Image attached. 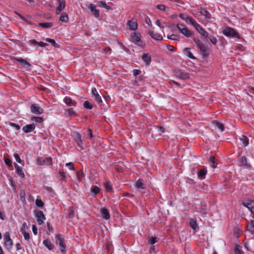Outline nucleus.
<instances>
[{"label":"nucleus","instance_id":"a211bd4d","mask_svg":"<svg viewBox=\"0 0 254 254\" xmlns=\"http://www.w3.org/2000/svg\"><path fill=\"white\" fill-rule=\"evenodd\" d=\"M43 244L49 250H52V249H53V248L54 247V245L50 242V241L48 239L45 240L43 241Z\"/></svg>","mask_w":254,"mask_h":254},{"label":"nucleus","instance_id":"a19ab883","mask_svg":"<svg viewBox=\"0 0 254 254\" xmlns=\"http://www.w3.org/2000/svg\"><path fill=\"white\" fill-rule=\"evenodd\" d=\"M197 47L203 52H205L206 51V48L205 46L201 43L200 44H199L197 46Z\"/></svg>","mask_w":254,"mask_h":254},{"label":"nucleus","instance_id":"0e129e2a","mask_svg":"<svg viewBox=\"0 0 254 254\" xmlns=\"http://www.w3.org/2000/svg\"><path fill=\"white\" fill-rule=\"evenodd\" d=\"M88 135L91 138L92 137V132L91 129H88Z\"/></svg>","mask_w":254,"mask_h":254},{"label":"nucleus","instance_id":"13d9d810","mask_svg":"<svg viewBox=\"0 0 254 254\" xmlns=\"http://www.w3.org/2000/svg\"><path fill=\"white\" fill-rule=\"evenodd\" d=\"M141 73V71L139 69H134L133 71V74L134 76L139 75Z\"/></svg>","mask_w":254,"mask_h":254},{"label":"nucleus","instance_id":"2eb2a0df","mask_svg":"<svg viewBox=\"0 0 254 254\" xmlns=\"http://www.w3.org/2000/svg\"><path fill=\"white\" fill-rule=\"evenodd\" d=\"M184 55L187 56L188 58L191 59H195V57L193 56V54L190 51V49L189 48H186L183 50Z\"/></svg>","mask_w":254,"mask_h":254},{"label":"nucleus","instance_id":"0eeeda50","mask_svg":"<svg viewBox=\"0 0 254 254\" xmlns=\"http://www.w3.org/2000/svg\"><path fill=\"white\" fill-rule=\"evenodd\" d=\"M31 111L32 113L40 115L43 112V109L37 104H33L31 106Z\"/></svg>","mask_w":254,"mask_h":254},{"label":"nucleus","instance_id":"f257e3e1","mask_svg":"<svg viewBox=\"0 0 254 254\" xmlns=\"http://www.w3.org/2000/svg\"><path fill=\"white\" fill-rule=\"evenodd\" d=\"M56 242L59 245L60 249L62 252H64L65 250L66 246L64 243V240L61 235L57 234L56 236Z\"/></svg>","mask_w":254,"mask_h":254},{"label":"nucleus","instance_id":"1a4fd4ad","mask_svg":"<svg viewBox=\"0 0 254 254\" xmlns=\"http://www.w3.org/2000/svg\"><path fill=\"white\" fill-rule=\"evenodd\" d=\"M37 221L39 225H42L44 220H45V217L42 211H39L37 212Z\"/></svg>","mask_w":254,"mask_h":254},{"label":"nucleus","instance_id":"774afa93","mask_svg":"<svg viewBox=\"0 0 254 254\" xmlns=\"http://www.w3.org/2000/svg\"><path fill=\"white\" fill-rule=\"evenodd\" d=\"M77 144L79 146H81L82 145V141H81V140H79V141H76Z\"/></svg>","mask_w":254,"mask_h":254},{"label":"nucleus","instance_id":"412c9836","mask_svg":"<svg viewBox=\"0 0 254 254\" xmlns=\"http://www.w3.org/2000/svg\"><path fill=\"white\" fill-rule=\"evenodd\" d=\"M30 44L33 46H39L40 47H46L47 45V43H44L43 42H37L35 40H32L30 41Z\"/></svg>","mask_w":254,"mask_h":254},{"label":"nucleus","instance_id":"ddd939ff","mask_svg":"<svg viewBox=\"0 0 254 254\" xmlns=\"http://www.w3.org/2000/svg\"><path fill=\"white\" fill-rule=\"evenodd\" d=\"M216 129H219L221 132H223L224 130V125L218 121H214L212 122Z\"/></svg>","mask_w":254,"mask_h":254},{"label":"nucleus","instance_id":"aec40b11","mask_svg":"<svg viewBox=\"0 0 254 254\" xmlns=\"http://www.w3.org/2000/svg\"><path fill=\"white\" fill-rule=\"evenodd\" d=\"M17 61L18 62L21 64L23 67L25 68H28L30 66V64L28 63L26 60L23 59H17Z\"/></svg>","mask_w":254,"mask_h":254},{"label":"nucleus","instance_id":"473e14b6","mask_svg":"<svg viewBox=\"0 0 254 254\" xmlns=\"http://www.w3.org/2000/svg\"><path fill=\"white\" fill-rule=\"evenodd\" d=\"M104 185L106 189V190L107 191H109V192L112 191V190H113L111 184L110 183H109V182L105 183L104 184Z\"/></svg>","mask_w":254,"mask_h":254},{"label":"nucleus","instance_id":"a878e982","mask_svg":"<svg viewBox=\"0 0 254 254\" xmlns=\"http://www.w3.org/2000/svg\"><path fill=\"white\" fill-rule=\"evenodd\" d=\"M240 139L243 142V144H244V145L245 146H247L248 145V144H249V139H248V138L247 136L242 135L240 137Z\"/></svg>","mask_w":254,"mask_h":254},{"label":"nucleus","instance_id":"f704fd0d","mask_svg":"<svg viewBox=\"0 0 254 254\" xmlns=\"http://www.w3.org/2000/svg\"><path fill=\"white\" fill-rule=\"evenodd\" d=\"M32 120L34 122H36L38 123H41L43 122V120L42 118L39 117H34L32 118Z\"/></svg>","mask_w":254,"mask_h":254},{"label":"nucleus","instance_id":"69168bd1","mask_svg":"<svg viewBox=\"0 0 254 254\" xmlns=\"http://www.w3.org/2000/svg\"><path fill=\"white\" fill-rule=\"evenodd\" d=\"M23 229H22V230H24L26 231V230L28 229V226H27L26 223L24 222L23 224Z\"/></svg>","mask_w":254,"mask_h":254},{"label":"nucleus","instance_id":"b1692460","mask_svg":"<svg viewBox=\"0 0 254 254\" xmlns=\"http://www.w3.org/2000/svg\"><path fill=\"white\" fill-rule=\"evenodd\" d=\"M149 34L153 38L156 40H161L163 39V37L161 35L156 33H154L153 31L150 32Z\"/></svg>","mask_w":254,"mask_h":254},{"label":"nucleus","instance_id":"7c9ffc66","mask_svg":"<svg viewBox=\"0 0 254 254\" xmlns=\"http://www.w3.org/2000/svg\"><path fill=\"white\" fill-rule=\"evenodd\" d=\"M209 162L211 164V166L213 168H215L217 167V164L215 161V158L214 156H210L209 159Z\"/></svg>","mask_w":254,"mask_h":254},{"label":"nucleus","instance_id":"052dcab7","mask_svg":"<svg viewBox=\"0 0 254 254\" xmlns=\"http://www.w3.org/2000/svg\"><path fill=\"white\" fill-rule=\"evenodd\" d=\"M32 231L34 235H36L37 234V229L35 225H33L32 226Z\"/></svg>","mask_w":254,"mask_h":254},{"label":"nucleus","instance_id":"6ab92c4d","mask_svg":"<svg viewBox=\"0 0 254 254\" xmlns=\"http://www.w3.org/2000/svg\"><path fill=\"white\" fill-rule=\"evenodd\" d=\"M89 8L90 9L91 12L96 16H99V11L96 8V6L93 4H90L89 6Z\"/></svg>","mask_w":254,"mask_h":254},{"label":"nucleus","instance_id":"680f3d73","mask_svg":"<svg viewBox=\"0 0 254 254\" xmlns=\"http://www.w3.org/2000/svg\"><path fill=\"white\" fill-rule=\"evenodd\" d=\"M75 139L76 141H79V140H81V135L77 133L75 135Z\"/></svg>","mask_w":254,"mask_h":254},{"label":"nucleus","instance_id":"49530a36","mask_svg":"<svg viewBox=\"0 0 254 254\" xmlns=\"http://www.w3.org/2000/svg\"><path fill=\"white\" fill-rule=\"evenodd\" d=\"M14 158L15 159V160L17 162L20 163H21L22 161H21V159L20 158V156H19V155L18 154H17V153L14 154Z\"/></svg>","mask_w":254,"mask_h":254},{"label":"nucleus","instance_id":"2f4dec72","mask_svg":"<svg viewBox=\"0 0 254 254\" xmlns=\"http://www.w3.org/2000/svg\"><path fill=\"white\" fill-rule=\"evenodd\" d=\"M144 185L141 180H138L135 183V187L137 189H143Z\"/></svg>","mask_w":254,"mask_h":254},{"label":"nucleus","instance_id":"58836bf2","mask_svg":"<svg viewBox=\"0 0 254 254\" xmlns=\"http://www.w3.org/2000/svg\"><path fill=\"white\" fill-rule=\"evenodd\" d=\"M99 5L102 6V7H105V8L107 9H110V7L109 6H108L106 3H105V2L103 1H99Z\"/></svg>","mask_w":254,"mask_h":254},{"label":"nucleus","instance_id":"864d4df0","mask_svg":"<svg viewBox=\"0 0 254 254\" xmlns=\"http://www.w3.org/2000/svg\"><path fill=\"white\" fill-rule=\"evenodd\" d=\"M156 25H157L159 27H160L161 29H163L164 26L162 25L160 21L159 20H157L155 22Z\"/></svg>","mask_w":254,"mask_h":254},{"label":"nucleus","instance_id":"e2e57ef3","mask_svg":"<svg viewBox=\"0 0 254 254\" xmlns=\"http://www.w3.org/2000/svg\"><path fill=\"white\" fill-rule=\"evenodd\" d=\"M180 17L181 18H182V19H183L186 21V19H187L186 17H188V16H186L185 14L181 13L180 14Z\"/></svg>","mask_w":254,"mask_h":254},{"label":"nucleus","instance_id":"e433bc0d","mask_svg":"<svg viewBox=\"0 0 254 254\" xmlns=\"http://www.w3.org/2000/svg\"><path fill=\"white\" fill-rule=\"evenodd\" d=\"M206 174V171L204 169L201 170L200 171H199L197 173V175L199 177H201L202 178H204Z\"/></svg>","mask_w":254,"mask_h":254},{"label":"nucleus","instance_id":"ea45409f","mask_svg":"<svg viewBox=\"0 0 254 254\" xmlns=\"http://www.w3.org/2000/svg\"><path fill=\"white\" fill-rule=\"evenodd\" d=\"M235 253L236 254H243L241 247L237 246L235 247Z\"/></svg>","mask_w":254,"mask_h":254},{"label":"nucleus","instance_id":"c85d7f7f","mask_svg":"<svg viewBox=\"0 0 254 254\" xmlns=\"http://www.w3.org/2000/svg\"><path fill=\"white\" fill-rule=\"evenodd\" d=\"M240 163L241 166H246L250 167V165L247 163V159L245 156H242L240 159Z\"/></svg>","mask_w":254,"mask_h":254},{"label":"nucleus","instance_id":"423d86ee","mask_svg":"<svg viewBox=\"0 0 254 254\" xmlns=\"http://www.w3.org/2000/svg\"><path fill=\"white\" fill-rule=\"evenodd\" d=\"M223 34L226 36L229 37H233L237 35V33L234 30V29L230 27H227L224 29L223 30Z\"/></svg>","mask_w":254,"mask_h":254},{"label":"nucleus","instance_id":"603ef678","mask_svg":"<svg viewBox=\"0 0 254 254\" xmlns=\"http://www.w3.org/2000/svg\"><path fill=\"white\" fill-rule=\"evenodd\" d=\"M4 162L8 166L10 167L11 166V161L10 159L8 158H5L4 160Z\"/></svg>","mask_w":254,"mask_h":254},{"label":"nucleus","instance_id":"9b49d317","mask_svg":"<svg viewBox=\"0 0 254 254\" xmlns=\"http://www.w3.org/2000/svg\"><path fill=\"white\" fill-rule=\"evenodd\" d=\"M195 29L198 31V32L204 37L207 38L208 37L207 32L205 30H204L199 24L197 25Z\"/></svg>","mask_w":254,"mask_h":254},{"label":"nucleus","instance_id":"4c0bfd02","mask_svg":"<svg viewBox=\"0 0 254 254\" xmlns=\"http://www.w3.org/2000/svg\"><path fill=\"white\" fill-rule=\"evenodd\" d=\"M83 106L85 108L91 109L92 108V105L89 103L88 101L84 102Z\"/></svg>","mask_w":254,"mask_h":254},{"label":"nucleus","instance_id":"9d476101","mask_svg":"<svg viewBox=\"0 0 254 254\" xmlns=\"http://www.w3.org/2000/svg\"><path fill=\"white\" fill-rule=\"evenodd\" d=\"M131 40L134 43L137 44L140 40V35L139 33L134 32L131 35Z\"/></svg>","mask_w":254,"mask_h":254},{"label":"nucleus","instance_id":"3c124183","mask_svg":"<svg viewBox=\"0 0 254 254\" xmlns=\"http://www.w3.org/2000/svg\"><path fill=\"white\" fill-rule=\"evenodd\" d=\"M149 243L153 245L154 244H155L156 242V237H152L151 238H150L149 239Z\"/></svg>","mask_w":254,"mask_h":254},{"label":"nucleus","instance_id":"39448f33","mask_svg":"<svg viewBox=\"0 0 254 254\" xmlns=\"http://www.w3.org/2000/svg\"><path fill=\"white\" fill-rule=\"evenodd\" d=\"M4 245L7 250L10 249L13 245L12 241L10 238L8 232H6L4 236Z\"/></svg>","mask_w":254,"mask_h":254},{"label":"nucleus","instance_id":"09e8293b","mask_svg":"<svg viewBox=\"0 0 254 254\" xmlns=\"http://www.w3.org/2000/svg\"><path fill=\"white\" fill-rule=\"evenodd\" d=\"M83 172L82 171H79L77 173V177L79 181H80L83 176Z\"/></svg>","mask_w":254,"mask_h":254},{"label":"nucleus","instance_id":"de8ad7c7","mask_svg":"<svg viewBox=\"0 0 254 254\" xmlns=\"http://www.w3.org/2000/svg\"><path fill=\"white\" fill-rule=\"evenodd\" d=\"M157 8L161 10L165 11L166 10V6L163 4H158L157 5Z\"/></svg>","mask_w":254,"mask_h":254},{"label":"nucleus","instance_id":"4be33fe9","mask_svg":"<svg viewBox=\"0 0 254 254\" xmlns=\"http://www.w3.org/2000/svg\"><path fill=\"white\" fill-rule=\"evenodd\" d=\"M14 167L16 171V173L21 177H24L25 175L24 172L22 171V168L18 166L17 164H14Z\"/></svg>","mask_w":254,"mask_h":254},{"label":"nucleus","instance_id":"7ed1b4c3","mask_svg":"<svg viewBox=\"0 0 254 254\" xmlns=\"http://www.w3.org/2000/svg\"><path fill=\"white\" fill-rule=\"evenodd\" d=\"M92 97L94 98L95 101L99 105H101L102 100L101 96L99 94L96 88H93L91 91Z\"/></svg>","mask_w":254,"mask_h":254},{"label":"nucleus","instance_id":"f3484780","mask_svg":"<svg viewBox=\"0 0 254 254\" xmlns=\"http://www.w3.org/2000/svg\"><path fill=\"white\" fill-rule=\"evenodd\" d=\"M142 59L147 65H149L150 64L151 56L148 54H144Z\"/></svg>","mask_w":254,"mask_h":254},{"label":"nucleus","instance_id":"20e7f679","mask_svg":"<svg viewBox=\"0 0 254 254\" xmlns=\"http://www.w3.org/2000/svg\"><path fill=\"white\" fill-rule=\"evenodd\" d=\"M177 28L179 29L181 33L187 37H189L191 35V33L186 27L183 24H178L177 25Z\"/></svg>","mask_w":254,"mask_h":254},{"label":"nucleus","instance_id":"79ce46f5","mask_svg":"<svg viewBox=\"0 0 254 254\" xmlns=\"http://www.w3.org/2000/svg\"><path fill=\"white\" fill-rule=\"evenodd\" d=\"M46 41L47 42L51 43L52 45H53L55 47L58 46L57 43L55 42V41L54 40H53V39H51L47 38L46 39Z\"/></svg>","mask_w":254,"mask_h":254},{"label":"nucleus","instance_id":"4d7b16f0","mask_svg":"<svg viewBox=\"0 0 254 254\" xmlns=\"http://www.w3.org/2000/svg\"><path fill=\"white\" fill-rule=\"evenodd\" d=\"M10 126L15 127L16 130H19L20 129V127L18 125H16L14 123H11L10 124Z\"/></svg>","mask_w":254,"mask_h":254},{"label":"nucleus","instance_id":"37998d69","mask_svg":"<svg viewBox=\"0 0 254 254\" xmlns=\"http://www.w3.org/2000/svg\"><path fill=\"white\" fill-rule=\"evenodd\" d=\"M36 204L39 207H42L43 206V202L41 199H36Z\"/></svg>","mask_w":254,"mask_h":254},{"label":"nucleus","instance_id":"bb28decb","mask_svg":"<svg viewBox=\"0 0 254 254\" xmlns=\"http://www.w3.org/2000/svg\"><path fill=\"white\" fill-rule=\"evenodd\" d=\"M59 20L62 22H67L68 21V15L66 13H63L61 14Z\"/></svg>","mask_w":254,"mask_h":254},{"label":"nucleus","instance_id":"5fc2aeb1","mask_svg":"<svg viewBox=\"0 0 254 254\" xmlns=\"http://www.w3.org/2000/svg\"><path fill=\"white\" fill-rule=\"evenodd\" d=\"M157 131L161 134L164 132V129L162 127H157Z\"/></svg>","mask_w":254,"mask_h":254},{"label":"nucleus","instance_id":"bf43d9fd","mask_svg":"<svg viewBox=\"0 0 254 254\" xmlns=\"http://www.w3.org/2000/svg\"><path fill=\"white\" fill-rule=\"evenodd\" d=\"M176 36L174 34H172L170 36H168V38L170 39H172L173 40H177V39L176 38Z\"/></svg>","mask_w":254,"mask_h":254},{"label":"nucleus","instance_id":"393cba45","mask_svg":"<svg viewBox=\"0 0 254 254\" xmlns=\"http://www.w3.org/2000/svg\"><path fill=\"white\" fill-rule=\"evenodd\" d=\"M64 102L66 104L69 106L75 105L76 104L75 101L72 100V99L69 97H65L64 99Z\"/></svg>","mask_w":254,"mask_h":254},{"label":"nucleus","instance_id":"cd10ccee","mask_svg":"<svg viewBox=\"0 0 254 254\" xmlns=\"http://www.w3.org/2000/svg\"><path fill=\"white\" fill-rule=\"evenodd\" d=\"M186 22H189L191 24H192L195 28L196 27L197 25H198L197 23L195 22V21L191 17L188 16L186 17Z\"/></svg>","mask_w":254,"mask_h":254},{"label":"nucleus","instance_id":"6e6d98bb","mask_svg":"<svg viewBox=\"0 0 254 254\" xmlns=\"http://www.w3.org/2000/svg\"><path fill=\"white\" fill-rule=\"evenodd\" d=\"M65 166H67V167H68L69 170H73V164L72 163H71V162L67 163L65 164Z\"/></svg>","mask_w":254,"mask_h":254},{"label":"nucleus","instance_id":"f03ea898","mask_svg":"<svg viewBox=\"0 0 254 254\" xmlns=\"http://www.w3.org/2000/svg\"><path fill=\"white\" fill-rule=\"evenodd\" d=\"M243 204L246 207L253 215L254 218V201L251 200H245L243 202Z\"/></svg>","mask_w":254,"mask_h":254},{"label":"nucleus","instance_id":"c9c22d12","mask_svg":"<svg viewBox=\"0 0 254 254\" xmlns=\"http://www.w3.org/2000/svg\"><path fill=\"white\" fill-rule=\"evenodd\" d=\"M40 27L47 28L51 26L52 24L50 23H40L39 24Z\"/></svg>","mask_w":254,"mask_h":254},{"label":"nucleus","instance_id":"8fccbe9b","mask_svg":"<svg viewBox=\"0 0 254 254\" xmlns=\"http://www.w3.org/2000/svg\"><path fill=\"white\" fill-rule=\"evenodd\" d=\"M210 41L213 44H216L217 42L216 38L213 36H211L209 38Z\"/></svg>","mask_w":254,"mask_h":254},{"label":"nucleus","instance_id":"5701e85b","mask_svg":"<svg viewBox=\"0 0 254 254\" xmlns=\"http://www.w3.org/2000/svg\"><path fill=\"white\" fill-rule=\"evenodd\" d=\"M65 5V2L64 1H60L59 6L56 10L57 13H60L61 11L64 8Z\"/></svg>","mask_w":254,"mask_h":254},{"label":"nucleus","instance_id":"a18cd8bd","mask_svg":"<svg viewBox=\"0 0 254 254\" xmlns=\"http://www.w3.org/2000/svg\"><path fill=\"white\" fill-rule=\"evenodd\" d=\"M99 188L97 187H94L92 190V192L94 193L95 194H96L99 192Z\"/></svg>","mask_w":254,"mask_h":254},{"label":"nucleus","instance_id":"338daca9","mask_svg":"<svg viewBox=\"0 0 254 254\" xmlns=\"http://www.w3.org/2000/svg\"><path fill=\"white\" fill-rule=\"evenodd\" d=\"M195 43L196 44L197 46H198L199 44L201 43L200 41L198 39H195L194 40Z\"/></svg>","mask_w":254,"mask_h":254},{"label":"nucleus","instance_id":"f8f14e48","mask_svg":"<svg viewBox=\"0 0 254 254\" xmlns=\"http://www.w3.org/2000/svg\"><path fill=\"white\" fill-rule=\"evenodd\" d=\"M100 213H101V217L102 218L105 219L106 220H108L110 218V215H109V211L105 208H104V207L102 208L101 209Z\"/></svg>","mask_w":254,"mask_h":254},{"label":"nucleus","instance_id":"c03bdc74","mask_svg":"<svg viewBox=\"0 0 254 254\" xmlns=\"http://www.w3.org/2000/svg\"><path fill=\"white\" fill-rule=\"evenodd\" d=\"M67 114L69 116H72V115H75V112H74V111L73 110V109L71 108V109H69L67 111Z\"/></svg>","mask_w":254,"mask_h":254},{"label":"nucleus","instance_id":"6e6552de","mask_svg":"<svg viewBox=\"0 0 254 254\" xmlns=\"http://www.w3.org/2000/svg\"><path fill=\"white\" fill-rule=\"evenodd\" d=\"M127 25L130 30H135L137 28V24L135 19H132L127 22Z\"/></svg>","mask_w":254,"mask_h":254},{"label":"nucleus","instance_id":"dca6fc26","mask_svg":"<svg viewBox=\"0 0 254 254\" xmlns=\"http://www.w3.org/2000/svg\"><path fill=\"white\" fill-rule=\"evenodd\" d=\"M247 230L252 234L254 233V220H252L248 223Z\"/></svg>","mask_w":254,"mask_h":254},{"label":"nucleus","instance_id":"72a5a7b5","mask_svg":"<svg viewBox=\"0 0 254 254\" xmlns=\"http://www.w3.org/2000/svg\"><path fill=\"white\" fill-rule=\"evenodd\" d=\"M21 231L22 232V233L23 234L24 239L26 241H29L30 239V235L29 233L27 232L24 230H21Z\"/></svg>","mask_w":254,"mask_h":254},{"label":"nucleus","instance_id":"4468645a","mask_svg":"<svg viewBox=\"0 0 254 254\" xmlns=\"http://www.w3.org/2000/svg\"><path fill=\"white\" fill-rule=\"evenodd\" d=\"M35 128L34 124L27 125L24 127L22 128L23 130L25 133H29L32 131Z\"/></svg>","mask_w":254,"mask_h":254},{"label":"nucleus","instance_id":"c756f323","mask_svg":"<svg viewBox=\"0 0 254 254\" xmlns=\"http://www.w3.org/2000/svg\"><path fill=\"white\" fill-rule=\"evenodd\" d=\"M190 224L192 229L195 231L197 227L196 221L194 219H191L190 220Z\"/></svg>","mask_w":254,"mask_h":254}]
</instances>
